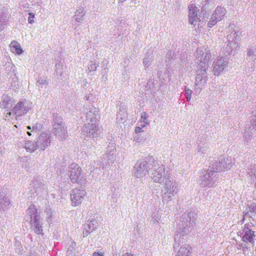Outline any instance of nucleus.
I'll use <instances>...</instances> for the list:
<instances>
[{
    "mask_svg": "<svg viewBox=\"0 0 256 256\" xmlns=\"http://www.w3.org/2000/svg\"><path fill=\"white\" fill-rule=\"evenodd\" d=\"M182 225L184 228H180L174 234V249L176 251L180 246V242H183V238H181V236H184L188 234L193 228L196 222L194 218L189 216L188 214H184V218H182Z\"/></svg>",
    "mask_w": 256,
    "mask_h": 256,
    "instance_id": "1",
    "label": "nucleus"
},
{
    "mask_svg": "<svg viewBox=\"0 0 256 256\" xmlns=\"http://www.w3.org/2000/svg\"><path fill=\"white\" fill-rule=\"evenodd\" d=\"M29 212L32 222V228L38 235L43 234L42 223L40 220V216L37 213V209H30Z\"/></svg>",
    "mask_w": 256,
    "mask_h": 256,
    "instance_id": "2",
    "label": "nucleus"
},
{
    "mask_svg": "<svg viewBox=\"0 0 256 256\" xmlns=\"http://www.w3.org/2000/svg\"><path fill=\"white\" fill-rule=\"evenodd\" d=\"M86 196V192L84 190L78 188L74 189L70 194L72 206H76L80 204Z\"/></svg>",
    "mask_w": 256,
    "mask_h": 256,
    "instance_id": "3",
    "label": "nucleus"
},
{
    "mask_svg": "<svg viewBox=\"0 0 256 256\" xmlns=\"http://www.w3.org/2000/svg\"><path fill=\"white\" fill-rule=\"evenodd\" d=\"M70 178L72 182H77L82 178V170L79 166L76 164L71 165Z\"/></svg>",
    "mask_w": 256,
    "mask_h": 256,
    "instance_id": "4",
    "label": "nucleus"
},
{
    "mask_svg": "<svg viewBox=\"0 0 256 256\" xmlns=\"http://www.w3.org/2000/svg\"><path fill=\"white\" fill-rule=\"evenodd\" d=\"M189 10V22L191 24H193L194 22L199 21V18H198V12L199 10L198 8L193 4H190L188 7Z\"/></svg>",
    "mask_w": 256,
    "mask_h": 256,
    "instance_id": "5",
    "label": "nucleus"
},
{
    "mask_svg": "<svg viewBox=\"0 0 256 256\" xmlns=\"http://www.w3.org/2000/svg\"><path fill=\"white\" fill-rule=\"evenodd\" d=\"M244 235L242 237V240L244 242H248L250 243L254 242V238L256 236L254 232L250 230L248 227L245 226L244 229Z\"/></svg>",
    "mask_w": 256,
    "mask_h": 256,
    "instance_id": "6",
    "label": "nucleus"
},
{
    "mask_svg": "<svg viewBox=\"0 0 256 256\" xmlns=\"http://www.w3.org/2000/svg\"><path fill=\"white\" fill-rule=\"evenodd\" d=\"M98 224L96 220H90L85 226L86 232H84V237L87 236L90 233L96 230Z\"/></svg>",
    "mask_w": 256,
    "mask_h": 256,
    "instance_id": "7",
    "label": "nucleus"
},
{
    "mask_svg": "<svg viewBox=\"0 0 256 256\" xmlns=\"http://www.w3.org/2000/svg\"><path fill=\"white\" fill-rule=\"evenodd\" d=\"M226 10L223 8H217L212 14L213 18H216V21L222 20L225 15Z\"/></svg>",
    "mask_w": 256,
    "mask_h": 256,
    "instance_id": "8",
    "label": "nucleus"
},
{
    "mask_svg": "<svg viewBox=\"0 0 256 256\" xmlns=\"http://www.w3.org/2000/svg\"><path fill=\"white\" fill-rule=\"evenodd\" d=\"M191 248L188 244H182L176 256H188L190 253Z\"/></svg>",
    "mask_w": 256,
    "mask_h": 256,
    "instance_id": "9",
    "label": "nucleus"
},
{
    "mask_svg": "<svg viewBox=\"0 0 256 256\" xmlns=\"http://www.w3.org/2000/svg\"><path fill=\"white\" fill-rule=\"evenodd\" d=\"M10 50L12 52H15L18 54H20L23 52L20 45L18 42L16 41L12 42L10 43Z\"/></svg>",
    "mask_w": 256,
    "mask_h": 256,
    "instance_id": "10",
    "label": "nucleus"
},
{
    "mask_svg": "<svg viewBox=\"0 0 256 256\" xmlns=\"http://www.w3.org/2000/svg\"><path fill=\"white\" fill-rule=\"evenodd\" d=\"M222 59V58H220L214 62V70L217 72L222 71L224 69V66L228 64L227 61L224 62Z\"/></svg>",
    "mask_w": 256,
    "mask_h": 256,
    "instance_id": "11",
    "label": "nucleus"
},
{
    "mask_svg": "<svg viewBox=\"0 0 256 256\" xmlns=\"http://www.w3.org/2000/svg\"><path fill=\"white\" fill-rule=\"evenodd\" d=\"M24 106V102H19L13 108V112L17 116H21L22 114V110Z\"/></svg>",
    "mask_w": 256,
    "mask_h": 256,
    "instance_id": "12",
    "label": "nucleus"
},
{
    "mask_svg": "<svg viewBox=\"0 0 256 256\" xmlns=\"http://www.w3.org/2000/svg\"><path fill=\"white\" fill-rule=\"evenodd\" d=\"M250 248V244L246 242L238 244V250H242L244 254L248 252Z\"/></svg>",
    "mask_w": 256,
    "mask_h": 256,
    "instance_id": "13",
    "label": "nucleus"
},
{
    "mask_svg": "<svg viewBox=\"0 0 256 256\" xmlns=\"http://www.w3.org/2000/svg\"><path fill=\"white\" fill-rule=\"evenodd\" d=\"M12 104V102L10 100V98H6L3 99L2 102L0 104V106L2 108H6L11 106Z\"/></svg>",
    "mask_w": 256,
    "mask_h": 256,
    "instance_id": "14",
    "label": "nucleus"
},
{
    "mask_svg": "<svg viewBox=\"0 0 256 256\" xmlns=\"http://www.w3.org/2000/svg\"><path fill=\"white\" fill-rule=\"evenodd\" d=\"M148 118V114L146 113L143 112L142 114V116H141V120L142 122H144L146 123L145 124L142 125V128H144L146 126H147V125H148L149 124V122H146V120H147Z\"/></svg>",
    "mask_w": 256,
    "mask_h": 256,
    "instance_id": "15",
    "label": "nucleus"
},
{
    "mask_svg": "<svg viewBox=\"0 0 256 256\" xmlns=\"http://www.w3.org/2000/svg\"><path fill=\"white\" fill-rule=\"evenodd\" d=\"M47 216V221L50 222L52 221V214L51 209H46L45 211Z\"/></svg>",
    "mask_w": 256,
    "mask_h": 256,
    "instance_id": "16",
    "label": "nucleus"
},
{
    "mask_svg": "<svg viewBox=\"0 0 256 256\" xmlns=\"http://www.w3.org/2000/svg\"><path fill=\"white\" fill-rule=\"evenodd\" d=\"M217 22L218 21H216V18H213V16H212L211 20L208 22V26L209 27L211 28L212 26L216 24Z\"/></svg>",
    "mask_w": 256,
    "mask_h": 256,
    "instance_id": "17",
    "label": "nucleus"
},
{
    "mask_svg": "<svg viewBox=\"0 0 256 256\" xmlns=\"http://www.w3.org/2000/svg\"><path fill=\"white\" fill-rule=\"evenodd\" d=\"M30 16L28 18V21L30 24H32L34 22V14L32 12L29 13Z\"/></svg>",
    "mask_w": 256,
    "mask_h": 256,
    "instance_id": "18",
    "label": "nucleus"
},
{
    "mask_svg": "<svg viewBox=\"0 0 256 256\" xmlns=\"http://www.w3.org/2000/svg\"><path fill=\"white\" fill-rule=\"evenodd\" d=\"M104 252L102 250H98V252H94L92 256H104Z\"/></svg>",
    "mask_w": 256,
    "mask_h": 256,
    "instance_id": "19",
    "label": "nucleus"
},
{
    "mask_svg": "<svg viewBox=\"0 0 256 256\" xmlns=\"http://www.w3.org/2000/svg\"><path fill=\"white\" fill-rule=\"evenodd\" d=\"M186 92L188 95V96L186 97L187 99L188 100H189L190 99L192 91L190 90H186Z\"/></svg>",
    "mask_w": 256,
    "mask_h": 256,
    "instance_id": "20",
    "label": "nucleus"
},
{
    "mask_svg": "<svg viewBox=\"0 0 256 256\" xmlns=\"http://www.w3.org/2000/svg\"><path fill=\"white\" fill-rule=\"evenodd\" d=\"M142 127L140 128V126H137L135 128V132L138 134V133H140V132H142Z\"/></svg>",
    "mask_w": 256,
    "mask_h": 256,
    "instance_id": "21",
    "label": "nucleus"
},
{
    "mask_svg": "<svg viewBox=\"0 0 256 256\" xmlns=\"http://www.w3.org/2000/svg\"><path fill=\"white\" fill-rule=\"evenodd\" d=\"M188 214L189 216L192 218V220L193 218H194V220H196V218H194V217L192 216H192H191V214L190 213H188V214ZM185 214L183 215V216H184V215ZM192 215H193V214H192ZM184 217H183L184 218Z\"/></svg>",
    "mask_w": 256,
    "mask_h": 256,
    "instance_id": "22",
    "label": "nucleus"
},
{
    "mask_svg": "<svg viewBox=\"0 0 256 256\" xmlns=\"http://www.w3.org/2000/svg\"><path fill=\"white\" fill-rule=\"evenodd\" d=\"M206 57L208 58V59L206 60L208 61L210 59L211 56L210 54H207V56Z\"/></svg>",
    "mask_w": 256,
    "mask_h": 256,
    "instance_id": "23",
    "label": "nucleus"
},
{
    "mask_svg": "<svg viewBox=\"0 0 256 256\" xmlns=\"http://www.w3.org/2000/svg\"><path fill=\"white\" fill-rule=\"evenodd\" d=\"M12 114L10 112H8L6 114V118H8V117L10 116H11Z\"/></svg>",
    "mask_w": 256,
    "mask_h": 256,
    "instance_id": "24",
    "label": "nucleus"
},
{
    "mask_svg": "<svg viewBox=\"0 0 256 256\" xmlns=\"http://www.w3.org/2000/svg\"><path fill=\"white\" fill-rule=\"evenodd\" d=\"M69 251H70V252H72V249H70V248H68V252H69Z\"/></svg>",
    "mask_w": 256,
    "mask_h": 256,
    "instance_id": "25",
    "label": "nucleus"
},
{
    "mask_svg": "<svg viewBox=\"0 0 256 256\" xmlns=\"http://www.w3.org/2000/svg\"><path fill=\"white\" fill-rule=\"evenodd\" d=\"M27 134H28V136H31V134H30V132H27Z\"/></svg>",
    "mask_w": 256,
    "mask_h": 256,
    "instance_id": "26",
    "label": "nucleus"
},
{
    "mask_svg": "<svg viewBox=\"0 0 256 256\" xmlns=\"http://www.w3.org/2000/svg\"><path fill=\"white\" fill-rule=\"evenodd\" d=\"M28 129H29V130H30V128H30V126H28Z\"/></svg>",
    "mask_w": 256,
    "mask_h": 256,
    "instance_id": "27",
    "label": "nucleus"
}]
</instances>
